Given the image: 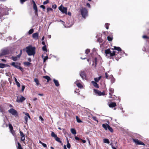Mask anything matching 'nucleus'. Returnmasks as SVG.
Listing matches in <instances>:
<instances>
[{
	"label": "nucleus",
	"instance_id": "obj_1",
	"mask_svg": "<svg viewBox=\"0 0 149 149\" xmlns=\"http://www.w3.org/2000/svg\"><path fill=\"white\" fill-rule=\"evenodd\" d=\"M104 52L106 56L110 59L112 58L113 57L115 56L116 59L118 61L119 58H121L120 52H117L115 50L112 52L110 49H105Z\"/></svg>",
	"mask_w": 149,
	"mask_h": 149
},
{
	"label": "nucleus",
	"instance_id": "obj_2",
	"mask_svg": "<svg viewBox=\"0 0 149 149\" xmlns=\"http://www.w3.org/2000/svg\"><path fill=\"white\" fill-rule=\"evenodd\" d=\"M26 52L29 56L33 55L35 54L36 48L31 46L26 47Z\"/></svg>",
	"mask_w": 149,
	"mask_h": 149
},
{
	"label": "nucleus",
	"instance_id": "obj_3",
	"mask_svg": "<svg viewBox=\"0 0 149 149\" xmlns=\"http://www.w3.org/2000/svg\"><path fill=\"white\" fill-rule=\"evenodd\" d=\"M81 13L82 17L86 18V17L88 15L87 9L85 8H82L80 10Z\"/></svg>",
	"mask_w": 149,
	"mask_h": 149
},
{
	"label": "nucleus",
	"instance_id": "obj_4",
	"mask_svg": "<svg viewBox=\"0 0 149 149\" xmlns=\"http://www.w3.org/2000/svg\"><path fill=\"white\" fill-rule=\"evenodd\" d=\"M10 65L15 67L16 68L19 69L22 72H23L24 71V70L20 66V63H18L17 62H13L11 63Z\"/></svg>",
	"mask_w": 149,
	"mask_h": 149
},
{
	"label": "nucleus",
	"instance_id": "obj_5",
	"mask_svg": "<svg viewBox=\"0 0 149 149\" xmlns=\"http://www.w3.org/2000/svg\"><path fill=\"white\" fill-rule=\"evenodd\" d=\"M8 111L10 113L14 116L15 117H17L18 116L17 112L13 108L10 109L8 110Z\"/></svg>",
	"mask_w": 149,
	"mask_h": 149
},
{
	"label": "nucleus",
	"instance_id": "obj_6",
	"mask_svg": "<svg viewBox=\"0 0 149 149\" xmlns=\"http://www.w3.org/2000/svg\"><path fill=\"white\" fill-rule=\"evenodd\" d=\"M51 135L52 137H54L55 140L57 142L62 143V142L61 141L60 139L57 136V135L55 134V133L52 132L51 134Z\"/></svg>",
	"mask_w": 149,
	"mask_h": 149
},
{
	"label": "nucleus",
	"instance_id": "obj_7",
	"mask_svg": "<svg viewBox=\"0 0 149 149\" xmlns=\"http://www.w3.org/2000/svg\"><path fill=\"white\" fill-rule=\"evenodd\" d=\"M133 140L136 145H142L144 146V143L142 142L139 141L137 139H133Z\"/></svg>",
	"mask_w": 149,
	"mask_h": 149
},
{
	"label": "nucleus",
	"instance_id": "obj_8",
	"mask_svg": "<svg viewBox=\"0 0 149 149\" xmlns=\"http://www.w3.org/2000/svg\"><path fill=\"white\" fill-rule=\"evenodd\" d=\"M58 9L63 13L67 14V8L66 7L62 6V5L58 7Z\"/></svg>",
	"mask_w": 149,
	"mask_h": 149
},
{
	"label": "nucleus",
	"instance_id": "obj_9",
	"mask_svg": "<svg viewBox=\"0 0 149 149\" xmlns=\"http://www.w3.org/2000/svg\"><path fill=\"white\" fill-rule=\"evenodd\" d=\"M26 100V98L22 96H17L16 101L18 102H22Z\"/></svg>",
	"mask_w": 149,
	"mask_h": 149
},
{
	"label": "nucleus",
	"instance_id": "obj_10",
	"mask_svg": "<svg viewBox=\"0 0 149 149\" xmlns=\"http://www.w3.org/2000/svg\"><path fill=\"white\" fill-rule=\"evenodd\" d=\"M94 91L95 93L96 94H98L99 96L104 95H105L104 91L102 92L100 91L95 89H94Z\"/></svg>",
	"mask_w": 149,
	"mask_h": 149
},
{
	"label": "nucleus",
	"instance_id": "obj_11",
	"mask_svg": "<svg viewBox=\"0 0 149 149\" xmlns=\"http://www.w3.org/2000/svg\"><path fill=\"white\" fill-rule=\"evenodd\" d=\"M19 133L20 134V135L21 136V140L22 141H23V143L25 144V142L24 141L25 140V135L21 131H19Z\"/></svg>",
	"mask_w": 149,
	"mask_h": 149
},
{
	"label": "nucleus",
	"instance_id": "obj_12",
	"mask_svg": "<svg viewBox=\"0 0 149 149\" xmlns=\"http://www.w3.org/2000/svg\"><path fill=\"white\" fill-rule=\"evenodd\" d=\"M80 75L83 79H86V75L84 71H82L80 72Z\"/></svg>",
	"mask_w": 149,
	"mask_h": 149
},
{
	"label": "nucleus",
	"instance_id": "obj_13",
	"mask_svg": "<svg viewBox=\"0 0 149 149\" xmlns=\"http://www.w3.org/2000/svg\"><path fill=\"white\" fill-rule=\"evenodd\" d=\"M9 50L7 49H6L3 50L0 54V56H4L7 54L9 53Z\"/></svg>",
	"mask_w": 149,
	"mask_h": 149
},
{
	"label": "nucleus",
	"instance_id": "obj_14",
	"mask_svg": "<svg viewBox=\"0 0 149 149\" xmlns=\"http://www.w3.org/2000/svg\"><path fill=\"white\" fill-rule=\"evenodd\" d=\"M32 37L35 40H37L39 38L38 33V32L33 33L32 34Z\"/></svg>",
	"mask_w": 149,
	"mask_h": 149
},
{
	"label": "nucleus",
	"instance_id": "obj_15",
	"mask_svg": "<svg viewBox=\"0 0 149 149\" xmlns=\"http://www.w3.org/2000/svg\"><path fill=\"white\" fill-rule=\"evenodd\" d=\"M33 8L35 10V13L36 15H38V8L37 5L36 3L33 5Z\"/></svg>",
	"mask_w": 149,
	"mask_h": 149
},
{
	"label": "nucleus",
	"instance_id": "obj_16",
	"mask_svg": "<svg viewBox=\"0 0 149 149\" xmlns=\"http://www.w3.org/2000/svg\"><path fill=\"white\" fill-rule=\"evenodd\" d=\"M109 106L110 107L113 108L116 106V104L115 102H112L109 104Z\"/></svg>",
	"mask_w": 149,
	"mask_h": 149
},
{
	"label": "nucleus",
	"instance_id": "obj_17",
	"mask_svg": "<svg viewBox=\"0 0 149 149\" xmlns=\"http://www.w3.org/2000/svg\"><path fill=\"white\" fill-rule=\"evenodd\" d=\"M111 49L112 50H117L119 52L122 51V49L120 47L116 46H114L113 48Z\"/></svg>",
	"mask_w": 149,
	"mask_h": 149
},
{
	"label": "nucleus",
	"instance_id": "obj_18",
	"mask_svg": "<svg viewBox=\"0 0 149 149\" xmlns=\"http://www.w3.org/2000/svg\"><path fill=\"white\" fill-rule=\"evenodd\" d=\"M34 81L36 83V86H41V84L39 83V81L37 78H35L34 79Z\"/></svg>",
	"mask_w": 149,
	"mask_h": 149
},
{
	"label": "nucleus",
	"instance_id": "obj_19",
	"mask_svg": "<svg viewBox=\"0 0 149 149\" xmlns=\"http://www.w3.org/2000/svg\"><path fill=\"white\" fill-rule=\"evenodd\" d=\"M97 82H95L94 81H91L92 83L95 87L98 88H99V86Z\"/></svg>",
	"mask_w": 149,
	"mask_h": 149
},
{
	"label": "nucleus",
	"instance_id": "obj_20",
	"mask_svg": "<svg viewBox=\"0 0 149 149\" xmlns=\"http://www.w3.org/2000/svg\"><path fill=\"white\" fill-rule=\"evenodd\" d=\"M17 145L16 144V146L17 149H23L21 144L19 142H17Z\"/></svg>",
	"mask_w": 149,
	"mask_h": 149
},
{
	"label": "nucleus",
	"instance_id": "obj_21",
	"mask_svg": "<svg viewBox=\"0 0 149 149\" xmlns=\"http://www.w3.org/2000/svg\"><path fill=\"white\" fill-rule=\"evenodd\" d=\"M78 81H77L75 83L76 84L77 86L79 88H82L83 87L82 85L80 83L78 82Z\"/></svg>",
	"mask_w": 149,
	"mask_h": 149
},
{
	"label": "nucleus",
	"instance_id": "obj_22",
	"mask_svg": "<svg viewBox=\"0 0 149 149\" xmlns=\"http://www.w3.org/2000/svg\"><path fill=\"white\" fill-rule=\"evenodd\" d=\"M53 81L56 86H58L59 85V82L58 80H56L55 79H53Z\"/></svg>",
	"mask_w": 149,
	"mask_h": 149
},
{
	"label": "nucleus",
	"instance_id": "obj_23",
	"mask_svg": "<svg viewBox=\"0 0 149 149\" xmlns=\"http://www.w3.org/2000/svg\"><path fill=\"white\" fill-rule=\"evenodd\" d=\"M43 77L46 79L47 80V82H48L51 80V79L50 77L48 76H43Z\"/></svg>",
	"mask_w": 149,
	"mask_h": 149
},
{
	"label": "nucleus",
	"instance_id": "obj_24",
	"mask_svg": "<svg viewBox=\"0 0 149 149\" xmlns=\"http://www.w3.org/2000/svg\"><path fill=\"white\" fill-rule=\"evenodd\" d=\"M102 77L101 76H99L98 77L95 78L94 79V80H95V81L96 82H98L101 79Z\"/></svg>",
	"mask_w": 149,
	"mask_h": 149
},
{
	"label": "nucleus",
	"instance_id": "obj_25",
	"mask_svg": "<svg viewBox=\"0 0 149 149\" xmlns=\"http://www.w3.org/2000/svg\"><path fill=\"white\" fill-rule=\"evenodd\" d=\"M71 132L74 134H76V131L74 129L71 128L70 130Z\"/></svg>",
	"mask_w": 149,
	"mask_h": 149
},
{
	"label": "nucleus",
	"instance_id": "obj_26",
	"mask_svg": "<svg viewBox=\"0 0 149 149\" xmlns=\"http://www.w3.org/2000/svg\"><path fill=\"white\" fill-rule=\"evenodd\" d=\"M109 91L111 92L109 93V94L111 96L112 95L111 94L113 93L114 92V89L113 88H109Z\"/></svg>",
	"mask_w": 149,
	"mask_h": 149
},
{
	"label": "nucleus",
	"instance_id": "obj_27",
	"mask_svg": "<svg viewBox=\"0 0 149 149\" xmlns=\"http://www.w3.org/2000/svg\"><path fill=\"white\" fill-rule=\"evenodd\" d=\"M8 126L11 132L13 133H12L13 130V126L10 124H8Z\"/></svg>",
	"mask_w": 149,
	"mask_h": 149
},
{
	"label": "nucleus",
	"instance_id": "obj_28",
	"mask_svg": "<svg viewBox=\"0 0 149 149\" xmlns=\"http://www.w3.org/2000/svg\"><path fill=\"white\" fill-rule=\"evenodd\" d=\"M108 125H109L107 124H103L102 125V127L106 130H107L108 129Z\"/></svg>",
	"mask_w": 149,
	"mask_h": 149
},
{
	"label": "nucleus",
	"instance_id": "obj_29",
	"mask_svg": "<svg viewBox=\"0 0 149 149\" xmlns=\"http://www.w3.org/2000/svg\"><path fill=\"white\" fill-rule=\"evenodd\" d=\"M108 129L112 133L113 132V129L109 125H108Z\"/></svg>",
	"mask_w": 149,
	"mask_h": 149
},
{
	"label": "nucleus",
	"instance_id": "obj_30",
	"mask_svg": "<svg viewBox=\"0 0 149 149\" xmlns=\"http://www.w3.org/2000/svg\"><path fill=\"white\" fill-rule=\"evenodd\" d=\"M104 142L105 143L109 144L110 143V142L109 140L107 139H104Z\"/></svg>",
	"mask_w": 149,
	"mask_h": 149
},
{
	"label": "nucleus",
	"instance_id": "obj_31",
	"mask_svg": "<svg viewBox=\"0 0 149 149\" xmlns=\"http://www.w3.org/2000/svg\"><path fill=\"white\" fill-rule=\"evenodd\" d=\"M24 65L29 66L31 65V63L30 62H24Z\"/></svg>",
	"mask_w": 149,
	"mask_h": 149
},
{
	"label": "nucleus",
	"instance_id": "obj_32",
	"mask_svg": "<svg viewBox=\"0 0 149 149\" xmlns=\"http://www.w3.org/2000/svg\"><path fill=\"white\" fill-rule=\"evenodd\" d=\"M11 59L14 61H16L18 60L17 57L12 56Z\"/></svg>",
	"mask_w": 149,
	"mask_h": 149
},
{
	"label": "nucleus",
	"instance_id": "obj_33",
	"mask_svg": "<svg viewBox=\"0 0 149 149\" xmlns=\"http://www.w3.org/2000/svg\"><path fill=\"white\" fill-rule=\"evenodd\" d=\"M67 146L68 148H70L71 147V145L69 143V141L68 139H67Z\"/></svg>",
	"mask_w": 149,
	"mask_h": 149
},
{
	"label": "nucleus",
	"instance_id": "obj_34",
	"mask_svg": "<svg viewBox=\"0 0 149 149\" xmlns=\"http://www.w3.org/2000/svg\"><path fill=\"white\" fill-rule=\"evenodd\" d=\"M34 32V29H30L28 32V33L29 35L32 34Z\"/></svg>",
	"mask_w": 149,
	"mask_h": 149
},
{
	"label": "nucleus",
	"instance_id": "obj_35",
	"mask_svg": "<svg viewBox=\"0 0 149 149\" xmlns=\"http://www.w3.org/2000/svg\"><path fill=\"white\" fill-rule=\"evenodd\" d=\"M107 39L109 41H112L113 38L112 37H110L109 36H108L107 37Z\"/></svg>",
	"mask_w": 149,
	"mask_h": 149
},
{
	"label": "nucleus",
	"instance_id": "obj_36",
	"mask_svg": "<svg viewBox=\"0 0 149 149\" xmlns=\"http://www.w3.org/2000/svg\"><path fill=\"white\" fill-rule=\"evenodd\" d=\"M42 49L43 51L45 52H47V49L46 45L43 46L42 47Z\"/></svg>",
	"mask_w": 149,
	"mask_h": 149
},
{
	"label": "nucleus",
	"instance_id": "obj_37",
	"mask_svg": "<svg viewBox=\"0 0 149 149\" xmlns=\"http://www.w3.org/2000/svg\"><path fill=\"white\" fill-rule=\"evenodd\" d=\"M22 50H20V53L17 56V58H19L20 57L22 54Z\"/></svg>",
	"mask_w": 149,
	"mask_h": 149
},
{
	"label": "nucleus",
	"instance_id": "obj_38",
	"mask_svg": "<svg viewBox=\"0 0 149 149\" xmlns=\"http://www.w3.org/2000/svg\"><path fill=\"white\" fill-rule=\"evenodd\" d=\"M6 65L4 64L0 63V68H3L5 67Z\"/></svg>",
	"mask_w": 149,
	"mask_h": 149
},
{
	"label": "nucleus",
	"instance_id": "obj_39",
	"mask_svg": "<svg viewBox=\"0 0 149 149\" xmlns=\"http://www.w3.org/2000/svg\"><path fill=\"white\" fill-rule=\"evenodd\" d=\"M47 12L48 13L50 11H52L53 9L52 8L49 7L47 8Z\"/></svg>",
	"mask_w": 149,
	"mask_h": 149
},
{
	"label": "nucleus",
	"instance_id": "obj_40",
	"mask_svg": "<svg viewBox=\"0 0 149 149\" xmlns=\"http://www.w3.org/2000/svg\"><path fill=\"white\" fill-rule=\"evenodd\" d=\"M76 118L77 122L80 123L82 122V121L77 116H76Z\"/></svg>",
	"mask_w": 149,
	"mask_h": 149
},
{
	"label": "nucleus",
	"instance_id": "obj_41",
	"mask_svg": "<svg viewBox=\"0 0 149 149\" xmlns=\"http://www.w3.org/2000/svg\"><path fill=\"white\" fill-rule=\"evenodd\" d=\"M92 118L93 120H94L95 121H96L97 123H98V120H97V118L96 117V116H93V117H92Z\"/></svg>",
	"mask_w": 149,
	"mask_h": 149
},
{
	"label": "nucleus",
	"instance_id": "obj_42",
	"mask_svg": "<svg viewBox=\"0 0 149 149\" xmlns=\"http://www.w3.org/2000/svg\"><path fill=\"white\" fill-rule=\"evenodd\" d=\"M109 24L108 23H106L105 24L106 28L107 29H109Z\"/></svg>",
	"mask_w": 149,
	"mask_h": 149
},
{
	"label": "nucleus",
	"instance_id": "obj_43",
	"mask_svg": "<svg viewBox=\"0 0 149 149\" xmlns=\"http://www.w3.org/2000/svg\"><path fill=\"white\" fill-rule=\"evenodd\" d=\"M90 52V49H87L86 50L85 53L86 54H88Z\"/></svg>",
	"mask_w": 149,
	"mask_h": 149
},
{
	"label": "nucleus",
	"instance_id": "obj_44",
	"mask_svg": "<svg viewBox=\"0 0 149 149\" xmlns=\"http://www.w3.org/2000/svg\"><path fill=\"white\" fill-rule=\"evenodd\" d=\"M49 3V0H46V1L43 2V4L44 5H45L48 3Z\"/></svg>",
	"mask_w": 149,
	"mask_h": 149
},
{
	"label": "nucleus",
	"instance_id": "obj_45",
	"mask_svg": "<svg viewBox=\"0 0 149 149\" xmlns=\"http://www.w3.org/2000/svg\"><path fill=\"white\" fill-rule=\"evenodd\" d=\"M48 56H45L43 58V62H45L48 59Z\"/></svg>",
	"mask_w": 149,
	"mask_h": 149
},
{
	"label": "nucleus",
	"instance_id": "obj_46",
	"mask_svg": "<svg viewBox=\"0 0 149 149\" xmlns=\"http://www.w3.org/2000/svg\"><path fill=\"white\" fill-rule=\"evenodd\" d=\"M95 63V67H96L97 64V58H95L94 59Z\"/></svg>",
	"mask_w": 149,
	"mask_h": 149
},
{
	"label": "nucleus",
	"instance_id": "obj_47",
	"mask_svg": "<svg viewBox=\"0 0 149 149\" xmlns=\"http://www.w3.org/2000/svg\"><path fill=\"white\" fill-rule=\"evenodd\" d=\"M52 7L53 8L55 9L56 8L57 6L56 4H54V5H52Z\"/></svg>",
	"mask_w": 149,
	"mask_h": 149
},
{
	"label": "nucleus",
	"instance_id": "obj_48",
	"mask_svg": "<svg viewBox=\"0 0 149 149\" xmlns=\"http://www.w3.org/2000/svg\"><path fill=\"white\" fill-rule=\"evenodd\" d=\"M16 84L18 87H19L20 86V83L18 81L16 83Z\"/></svg>",
	"mask_w": 149,
	"mask_h": 149
},
{
	"label": "nucleus",
	"instance_id": "obj_49",
	"mask_svg": "<svg viewBox=\"0 0 149 149\" xmlns=\"http://www.w3.org/2000/svg\"><path fill=\"white\" fill-rule=\"evenodd\" d=\"M105 77L107 79H109V76L107 73L106 72L105 73Z\"/></svg>",
	"mask_w": 149,
	"mask_h": 149
},
{
	"label": "nucleus",
	"instance_id": "obj_50",
	"mask_svg": "<svg viewBox=\"0 0 149 149\" xmlns=\"http://www.w3.org/2000/svg\"><path fill=\"white\" fill-rule=\"evenodd\" d=\"M142 37H143V38H145V39H149V38L146 35H143Z\"/></svg>",
	"mask_w": 149,
	"mask_h": 149
},
{
	"label": "nucleus",
	"instance_id": "obj_51",
	"mask_svg": "<svg viewBox=\"0 0 149 149\" xmlns=\"http://www.w3.org/2000/svg\"><path fill=\"white\" fill-rule=\"evenodd\" d=\"M40 7L42 8L43 9H45V6L43 5H41L40 6Z\"/></svg>",
	"mask_w": 149,
	"mask_h": 149
},
{
	"label": "nucleus",
	"instance_id": "obj_52",
	"mask_svg": "<svg viewBox=\"0 0 149 149\" xmlns=\"http://www.w3.org/2000/svg\"><path fill=\"white\" fill-rule=\"evenodd\" d=\"M42 146L45 148H47V145L45 143H43L42 144Z\"/></svg>",
	"mask_w": 149,
	"mask_h": 149
},
{
	"label": "nucleus",
	"instance_id": "obj_53",
	"mask_svg": "<svg viewBox=\"0 0 149 149\" xmlns=\"http://www.w3.org/2000/svg\"><path fill=\"white\" fill-rule=\"evenodd\" d=\"M26 0H20V3L21 4H23V3Z\"/></svg>",
	"mask_w": 149,
	"mask_h": 149
},
{
	"label": "nucleus",
	"instance_id": "obj_54",
	"mask_svg": "<svg viewBox=\"0 0 149 149\" xmlns=\"http://www.w3.org/2000/svg\"><path fill=\"white\" fill-rule=\"evenodd\" d=\"M25 88V86H24L23 85L22 86V92L24 91Z\"/></svg>",
	"mask_w": 149,
	"mask_h": 149
},
{
	"label": "nucleus",
	"instance_id": "obj_55",
	"mask_svg": "<svg viewBox=\"0 0 149 149\" xmlns=\"http://www.w3.org/2000/svg\"><path fill=\"white\" fill-rule=\"evenodd\" d=\"M24 119L26 121V122L27 123L28 120V118L27 116H25L24 117Z\"/></svg>",
	"mask_w": 149,
	"mask_h": 149
},
{
	"label": "nucleus",
	"instance_id": "obj_56",
	"mask_svg": "<svg viewBox=\"0 0 149 149\" xmlns=\"http://www.w3.org/2000/svg\"><path fill=\"white\" fill-rule=\"evenodd\" d=\"M39 117V118L42 121H44V119H43V118H42V117L41 116H40Z\"/></svg>",
	"mask_w": 149,
	"mask_h": 149
},
{
	"label": "nucleus",
	"instance_id": "obj_57",
	"mask_svg": "<svg viewBox=\"0 0 149 149\" xmlns=\"http://www.w3.org/2000/svg\"><path fill=\"white\" fill-rule=\"evenodd\" d=\"M75 139L76 140H79V139H80L78 137H77V136H75Z\"/></svg>",
	"mask_w": 149,
	"mask_h": 149
},
{
	"label": "nucleus",
	"instance_id": "obj_58",
	"mask_svg": "<svg viewBox=\"0 0 149 149\" xmlns=\"http://www.w3.org/2000/svg\"><path fill=\"white\" fill-rule=\"evenodd\" d=\"M25 115H26V116H27L29 118H30V116L29 114V113H25Z\"/></svg>",
	"mask_w": 149,
	"mask_h": 149
},
{
	"label": "nucleus",
	"instance_id": "obj_59",
	"mask_svg": "<svg viewBox=\"0 0 149 149\" xmlns=\"http://www.w3.org/2000/svg\"><path fill=\"white\" fill-rule=\"evenodd\" d=\"M80 140L82 141V142L83 143H85L86 142V141L85 140H83L81 139H80Z\"/></svg>",
	"mask_w": 149,
	"mask_h": 149
},
{
	"label": "nucleus",
	"instance_id": "obj_60",
	"mask_svg": "<svg viewBox=\"0 0 149 149\" xmlns=\"http://www.w3.org/2000/svg\"><path fill=\"white\" fill-rule=\"evenodd\" d=\"M86 6L89 8H90L91 7V6L89 3H87L86 4Z\"/></svg>",
	"mask_w": 149,
	"mask_h": 149
},
{
	"label": "nucleus",
	"instance_id": "obj_61",
	"mask_svg": "<svg viewBox=\"0 0 149 149\" xmlns=\"http://www.w3.org/2000/svg\"><path fill=\"white\" fill-rule=\"evenodd\" d=\"M68 15H69V16H70L71 15V12H68Z\"/></svg>",
	"mask_w": 149,
	"mask_h": 149
},
{
	"label": "nucleus",
	"instance_id": "obj_62",
	"mask_svg": "<svg viewBox=\"0 0 149 149\" xmlns=\"http://www.w3.org/2000/svg\"><path fill=\"white\" fill-rule=\"evenodd\" d=\"M42 44L44 45V46H45V42L44 41H42Z\"/></svg>",
	"mask_w": 149,
	"mask_h": 149
},
{
	"label": "nucleus",
	"instance_id": "obj_63",
	"mask_svg": "<svg viewBox=\"0 0 149 149\" xmlns=\"http://www.w3.org/2000/svg\"><path fill=\"white\" fill-rule=\"evenodd\" d=\"M63 148L64 149H67L65 145H64L63 146Z\"/></svg>",
	"mask_w": 149,
	"mask_h": 149
},
{
	"label": "nucleus",
	"instance_id": "obj_64",
	"mask_svg": "<svg viewBox=\"0 0 149 149\" xmlns=\"http://www.w3.org/2000/svg\"><path fill=\"white\" fill-rule=\"evenodd\" d=\"M112 148L113 149H117L115 147L113 146V145H112Z\"/></svg>",
	"mask_w": 149,
	"mask_h": 149
}]
</instances>
